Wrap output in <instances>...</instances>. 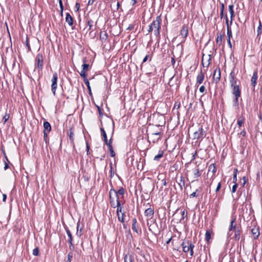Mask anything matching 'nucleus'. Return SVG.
Instances as JSON below:
<instances>
[{
	"label": "nucleus",
	"mask_w": 262,
	"mask_h": 262,
	"mask_svg": "<svg viewBox=\"0 0 262 262\" xmlns=\"http://www.w3.org/2000/svg\"><path fill=\"white\" fill-rule=\"evenodd\" d=\"M162 19L161 15L157 16L156 19L152 22L153 29H154V34L156 36L160 38V32L161 29V24Z\"/></svg>",
	"instance_id": "1"
},
{
	"label": "nucleus",
	"mask_w": 262,
	"mask_h": 262,
	"mask_svg": "<svg viewBox=\"0 0 262 262\" xmlns=\"http://www.w3.org/2000/svg\"><path fill=\"white\" fill-rule=\"evenodd\" d=\"M109 199L110 205L113 208H115L117 204V200H119V195H117L116 190L114 189H111L109 192Z\"/></svg>",
	"instance_id": "2"
},
{
	"label": "nucleus",
	"mask_w": 262,
	"mask_h": 262,
	"mask_svg": "<svg viewBox=\"0 0 262 262\" xmlns=\"http://www.w3.org/2000/svg\"><path fill=\"white\" fill-rule=\"evenodd\" d=\"M205 135L206 134L204 129L202 127H199L198 130L194 132L193 135V139L202 140Z\"/></svg>",
	"instance_id": "3"
},
{
	"label": "nucleus",
	"mask_w": 262,
	"mask_h": 262,
	"mask_svg": "<svg viewBox=\"0 0 262 262\" xmlns=\"http://www.w3.org/2000/svg\"><path fill=\"white\" fill-rule=\"evenodd\" d=\"M43 58L42 54H38L35 58V68L38 71H41L43 68Z\"/></svg>",
	"instance_id": "4"
},
{
	"label": "nucleus",
	"mask_w": 262,
	"mask_h": 262,
	"mask_svg": "<svg viewBox=\"0 0 262 262\" xmlns=\"http://www.w3.org/2000/svg\"><path fill=\"white\" fill-rule=\"evenodd\" d=\"M58 79V75L56 72H55L52 78V85H51V90L54 96L56 95V91L57 87V81Z\"/></svg>",
	"instance_id": "5"
},
{
	"label": "nucleus",
	"mask_w": 262,
	"mask_h": 262,
	"mask_svg": "<svg viewBox=\"0 0 262 262\" xmlns=\"http://www.w3.org/2000/svg\"><path fill=\"white\" fill-rule=\"evenodd\" d=\"M229 82L231 86V88H234L240 85L239 83L237 84V80L235 77V74L233 70H232L229 75Z\"/></svg>",
	"instance_id": "6"
},
{
	"label": "nucleus",
	"mask_w": 262,
	"mask_h": 262,
	"mask_svg": "<svg viewBox=\"0 0 262 262\" xmlns=\"http://www.w3.org/2000/svg\"><path fill=\"white\" fill-rule=\"evenodd\" d=\"M221 79V70L219 67L216 68L213 72V81L217 84Z\"/></svg>",
	"instance_id": "7"
},
{
	"label": "nucleus",
	"mask_w": 262,
	"mask_h": 262,
	"mask_svg": "<svg viewBox=\"0 0 262 262\" xmlns=\"http://www.w3.org/2000/svg\"><path fill=\"white\" fill-rule=\"evenodd\" d=\"M160 134V132H154L150 134L149 138L154 143L157 142L161 139V137L159 136Z\"/></svg>",
	"instance_id": "8"
},
{
	"label": "nucleus",
	"mask_w": 262,
	"mask_h": 262,
	"mask_svg": "<svg viewBox=\"0 0 262 262\" xmlns=\"http://www.w3.org/2000/svg\"><path fill=\"white\" fill-rule=\"evenodd\" d=\"M144 214L147 217V220H150L152 218L154 215V208H148L145 210Z\"/></svg>",
	"instance_id": "9"
},
{
	"label": "nucleus",
	"mask_w": 262,
	"mask_h": 262,
	"mask_svg": "<svg viewBox=\"0 0 262 262\" xmlns=\"http://www.w3.org/2000/svg\"><path fill=\"white\" fill-rule=\"evenodd\" d=\"M231 89V93L232 95L241 96V89L240 85L234 86Z\"/></svg>",
	"instance_id": "10"
},
{
	"label": "nucleus",
	"mask_w": 262,
	"mask_h": 262,
	"mask_svg": "<svg viewBox=\"0 0 262 262\" xmlns=\"http://www.w3.org/2000/svg\"><path fill=\"white\" fill-rule=\"evenodd\" d=\"M205 75L201 70L196 77V84H201L203 83L204 80Z\"/></svg>",
	"instance_id": "11"
},
{
	"label": "nucleus",
	"mask_w": 262,
	"mask_h": 262,
	"mask_svg": "<svg viewBox=\"0 0 262 262\" xmlns=\"http://www.w3.org/2000/svg\"><path fill=\"white\" fill-rule=\"evenodd\" d=\"M188 33V27L186 25H183L180 31V35H181L183 38H185L187 36Z\"/></svg>",
	"instance_id": "12"
},
{
	"label": "nucleus",
	"mask_w": 262,
	"mask_h": 262,
	"mask_svg": "<svg viewBox=\"0 0 262 262\" xmlns=\"http://www.w3.org/2000/svg\"><path fill=\"white\" fill-rule=\"evenodd\" d=\"M257 72L256 71H255L251 79V85L253 87V90H254L255 86L256 84V81L257 79Z\"/></svg>",
	"instance_id": "13"
},
{
	"label": "nucleus",
	"mask_w": 262,
	"mask_h": 262,
	"mask_svg": "<svg viewBox=\"0 0 262 262\" xmlns=\"http://www.w3.org/2000/svg\"><path fill=\"white\" fill-rule=\"evenodd\" d=\"M68 135L69 137V139L70 141V142L73 146H74V133L73 132V130L72 128H71L69 131L68 132Z\"/></svg>",
	"instance_id": "14"
},
{
	"label": "nucleus",
	"mask_w": 262,
	"mask_h": 262,
	"mask_svg": "<svg viewBox=\"0 0 262 262\" xmlns=\"http://www.w3.org/2000/svg\"><path fill=\"white\" fill-rule=\"evenodd\" d=\"M225 18H226V24L227 25V36L228 39H231V38L232 37V34L231 29L229 27V21H228V18L227 14L225 15Z\"/></svg>",
	"instance_id": "15"
},
{
	"label": "nucleus",
	"mask_w": 262,
	"mask_h": 262,
	"mask_svg": "<svg viewBox=\"0 0 262 262\" xmlns=\"http://www.w3.org/2000/svg\"><path fill=\"white\" fill-rule=\"evenodd\" d=\"M241 228L237 227L236 230H235L234 235L233 239L236 241H238L241 237Z\"/></svg>",
	"instance_id": "16"
},
{
	"label": "nucleus",
	"mask_w": 262,
	"mask_h": 262,
	"mask_svg": "<svg viewBox=\"0 0 262 262\" xmlns=\"http://www.w3.org/2000/svg\"><path fill=\"white\" fill-rule=\"evenodd\" d=\"M241 96H234L233 99V106L235 107L236 109H239V99Z\"/></svg>",
	"instance_id": "17"
},
{
	"label": "nucleus",
	"mask_w": 262,
	"mask_h": 262,
	"mask_svg": "<svg viewBox=\"0 0 262 262\" xmlns=\"http://www.w3.org/2000/svg\"><path fill=\"white\" fill-rule=\"evenodd\" d=\"M251 233L253 235V239H257L259 235V231L258 228H254L251 229Z\"/></svg>",
	"instance_id": "18"
},
{
	"label": "nucleus",
	"mask_w": 262,
	"mask_h": 262,
	"mask_svg": "<svg viewBox=\"0 0 262 262\" xmlns=\"http://www.w3.org/2000/svg\"><path fill=\"white\" fill-rule=\"evenodd\" d=\"M193 178L197 179L201 176V173L199 168V165L193 170Z\"/></svg>",
	"instance_id": "19"
},
{
	"label": "nucleus",
	"mask_w": 262,
	"mask_h": 262,
	"mask_svg": "<svg viewBox=\"0 0 262 262\" xmlns=\"http://www.w3.org/2000/svg\"><path fill=\"white\" fill-rule=\"evenodd\" d=\"M66 21L70 26L73 25V18L69 13H66Z\"/></svg>",
	"instance_id": "20"
},
{
	"label": "nucleus",
	"mask_w": 262,
	"mask_h": 262,
	"mask_svg": "<svg viewBox=\"0 0 262 262\" xmlns=\"http://www.w3.org/2000/svg\"><path fill=\"white\" fill-rule=\"evenodd\" d=\"M51 130V126L48 121L43 123V132L49 133Z\"/></svg>",
	"instance_id": "21"
},
{
	"label": "nucleus",
	"mask_w": 262,
	"mask_h": 262,
	"mask_svg": "<svg viewBox=\"0 0 262 262\" xmlns=\"http://www.w3.org/2000/svg\"><path fill=\"white\" fill-rule=\"evenodd\" d=\"M117 207V215H118V214H120L119 213L121 212V213H123L122 212V206H121V201L120 200H118V199H117V204L115 206V208Z\"/></svg>",
	"instance_id": "22"
},
{
	"label": "nucleus",
	"mask_w": 262,
	"mask_h": 262,
	"mask_svg": "<svg viewBox=\"0 0 262 262\" xmlns=\"http://www.w3.org/2000/svg\"><path fill=\"white\" fill-rule=\"evenodd\" d=\"M94 21L91 19H89L87 21L86 25H87V26L89 27V30L91 32H92L94 30H95V28L94 27Z\"/></svg>",
	"instance_id": "23"
},
{
	"label": "nucleus",
	"mask_w": 262,
	"mask_h": 262,
	"mask_svg": "<svg viewBox=\"0 0 262 262\" xmlns=\"http://www.w3.org/2000/svg\"><path fill=\"white\" fill-rule=\"evenodd\" d=\"M237 227H238L236 226V224L235 223V219L234 218L232 220V221L230 222V225L229 229L230 231H235L236 230Z\"/></svg>",
	"instance_id": "24"
},
{
	"label": "nucleus",
	"mask_w": 262,
	"mask_h": 262,
	"mask_svg": "<svg viewBox=\"0 0 262 262\" xmlns=\"http://www.w3.org/2000/svg\"><path fill=\"white\" fill-rule=\"evenodd\" d=\"M65 230L66 231L67 234L69 237V238L68 239V242L69 244L72 243L73 241V238L72 235V233L69 228L66 227H65Z\"/></svg>",
	"instance_id": "25"
},
{
	"label": "nucleus",
	"mask_w": 262,
	"mask_h": 262,
	"mask_svg": "<svg viewBox=\"0 0 262 262\" xmlns=\"http://www.w3.org/2000/svg\"><path fill=\"white\" fill-rule=\"evenodd\" d=\"M187 244H188V241L185 240L181 244L183 248V251L185 253H187L189 251V247Z\"/></svg>",
	"instance_id": "26"
},
{
	"label": "nucleus",
	"mask_w": 262,
	"mask_h": 262,
	"mask_svg": "<svg viewBox=\"0 0 262 262\" xmlns=\"http://www.w3.org/2000/svg\"><path fill=\"white\" fill-rule=\"evenodd\" d=\"M177 182L179 186H180V189L182 190L183 188V187H184L185 186V179L184 177L181 176L180 177V180H179V181Z\"/></svg>",
	"instance_id": "27"
},
{
	"label": "nucleus",
	"mask_w": 262,
	"mask_h": 262,
	"mask_svg": "<svg viewBox=\"0 0 262 262\" xmlns=\"http://www.w3.org/2000/svg\"><path fill=\"white\" fill-rule=\"evenodd\" d=\"M234 6L233 5H230L229 6V11L230 14V23H232L233 17H234V10H233Z\"/></svg>",
	"instance_id": "28"
},
{
	"label": "nucleus",
	"mask_w": 262,
	"mask_h": 262,
	"mask_svg": "<svg viewBox=\"0 0 262 262\" xmlns=\"http://www.w3.org/2000/svg\"><path fill=\"white\" fill-rule=\"evenodd\" d=\"M108 37L107 33L105 31H101L100 33V39L102 42L106 41Z\"/></svg>",
	"instance_id": "29"
},
{
	"label": "nucleus",
	"mask_w": 262,
	"mask_h": 262,
	"mask_svg": "<svg viewBox=\"0 0 262 262\" xmlns=\"http://www.w3.org/2000/svg\"><path fill=\"white\" fill-rule=\"evenodd\" d=\"M82 61H83V64L82 66V70L86 72V71H88L89 70V67L90 65L88 63H86V58H84L83 59Z\"/></svg>",
	"instance_id": "30"
},
{
	"label": "nucleus",
	"mask_w": 262,
	"mask_h": 262,
	"mask_svg": "<svg viewBox=\"0 0 262 262\" xmlns=\"http://www.w3.org/2000/svg\"><path fill=\"white\" fill-rule=\"evenodd\" d=\"M163 154H164V150H160L159 151L158 154L155 156L154 160L155 161H159L160 160V159L163 156Z\"/></svg>",
	"instance_id": "31"
},
{
	"label": "nucleus",
	"mask_w": 262,
	"mask_h": 262,
	"mask_svg": "<svg viewBox=\"0 0 262 262\" xmlns=\"http://www.w3.org/2000/svg\"><path fill=\"white\" fill-rule=\"evenodd\" d=\"M223 35L222 34L218 35L217 38L216 39V44L218 45L219 46H220L222 44V42L223 40Z\"/></svg>",
	"instance_id": "32"
},
{
	"label": "nucleus",
	"mask_w": 262,
	"mask_h": 262,
	"mask_svg": "<svg viewBox=\"0 0 262 262\" xmlns=\"http://www.w3.org/2000/svg\"><path fill=\"white\" fill-rule=\"evenodd\" d=\"M133 258L132 255L126 254L124 257V262H133Z\"/></svg>",
	"instance_id": "33"
},
{
	"label": "nucleus",
	"mask_w": 262,
	"mask_h": 262,
	"mask_svg": "<svg viewBox=\"0 0 262 262\" xmlns=\"http://www.w3.org/2000/svg\"><path fill=\"white\" fill-rule=\"evenodd\" d=\"M100 131H101V136L103 138L104 143H106L107 142V138L105 130H104V128H100Z\"/></svg>",
	"instance_id": "34"
},
{
	"label": "nucleus",
	"mask_w": 262,
	"mask_h": 262,
	"mask_svg": "<svg viewBox=\"0 0 262 262\" xmlns=\"http://www.w3.org/2000/svg\"><path fill=\"white\" fill-rule=\"evenodd\" d=\"M80 227V223L78 222L77 224V231H76V235L80 237L82 234V228H79Z\"/></svg>",
	"instance_id": "35"
},
{
	"label": "nucleus",
	"mask_w": 262,
	"mask_h": 262,
	"mask_svg": "<svg viewBox=\"0 0 262 262\" xmlns=\"http://www.w3.org/2000/svg\"><path fill=\"white\" fill-rule=\"evenodd\" d=\"M208 171H211L213 174L216 172V167L214 164H211L209 166Z\"/></svg>",
	"instance_id": "36"
},
{
	"label": "nucleus",
	"mask_w": 262,
	"mask_h": 262,
	"mask_svg": "<svg viewBox=\"0 0 262 262\" xmlns=\"http://www.w3.org/2000/svg\"><path fill=\"white\" fill-rule=\"evenodd\" d=\"M116 193L117 194V195H118L119 194L122 195V197L121 198V199H122V198H123V195L125 193V190L123 187H121L119 189L118 191H116Z\"/></svg>",
	"instance_id": "37"
},
{
	"label": "nucleus",
	"mask_w": 262,
	"mask_h": 262,
	"mask_svg": "<svg viewBox=\"0 0 262 262\" xmlns=\"http://www.w3.org/2000/svg\"><path fill=\"white\" fill-rule=\"evenodd\" d=\"M211 238V233L209 230H207L205 233V240L209 242Z\"/></svg>",
	"instance_id": "38"
},
{
	"label": "nucleus",
	"mask_w": 262,
	"mask_h": 262,
	"mask_svg": "<svg viewBox=\"0 0 262 262\" xmlns=\"http://www.w3.org/2000/svg\"><path fill=\"white\" fill-rule=\"evenodd\" d=\"M84 82L85 85H86L89 91L90 94H91V88L90 85V82L88 79H84Z\"/></svg>",
	"instance_id": "39"
},
{
	"label": "nucleus",
	"mask_w": 262,
	"mask_h": 262,
	"mask_svg": "<svg viewBox=\"0 0 262 262\" xmlns=\"http://www.w3.org/2000/svg\"><path fill=\"white\" fill-rule=\"evenodd\" d=\"M117 216H118V220L120 222H121V223H124V217L125 216L124 213H122L121 215H120V214H118Z\"/></svg>",
	"instance_id": "40"
},
{
	"label": "nucleus",
	"mask_w": 262,
	"mask_h": 262,
	"mask_svg": "<svg viewBox=\"0 0 262 262\" xmlns=\"http://www.w3.org/2000/svg\"><path fill=\"white\" fill-rule=\"evenodd\" d=\"M237 171H238L237 169H236V168L234 169L233 177V183H234V184L236 183Z\"/></svg>",
	"instance_id": "41"
},
{
	"label": "nucleus",
	"mask_w": 262,
	"mask_h": 262,
	"mask_svg": "<svg viewBox=\"0 0 262 262\" xmlns=\"http://www.w3.org/2000/svg\"><path fill=\"white\" fill-rule=\"evenodd\" d=\"M73 257V252H69V253L68 254L67 260L66 261V262H71Z\"/></svg>",
	"instance_id": "42"
},
{
	"label": "nucleus",
	"mask_w": 262,
	"mask_h": 262,
	"mask_svg": "<svg viewBox=\"0 0 262 262\" xmlns=\"http://www.w3.org/2000/svg\"><path fill=\"white\" fill-rule=\"evenodd\" d=\"M108 150L110 152V156L112 157H114L115 156V152L113 150V146H108Z\"/></svg>",
	"instance_id": "43"
},
{
	"label": "nucleus",
	"mask_w": 262,
	"mask_h": 262,
	"mask_svg": "<svg viewBox=\"0 0 262 262\" xmlns=\"http://www.w3.org/2000/svg\"><path fill=\"white\" fill-rule=\"evenodd\" d=\"M244 121H245V119L243 117H240L238 119L237 124H238L239 127H241L242 124L244 123Z\"/></svg>",
	"instance_id": "44"
},
{
	"label": "nucleus",
	"mask_w": 262,
	"mask_h": 262,
	"mask_svg": "<svg viewBox=\"0 0 262 262\" xmlns=\"http://www.w3.org/2000/svg\"><path fill=\"white\" fill-rule=\"evenodd\" d=\"M261 27H262V26H261V22L259 21V26L258 27L257 29V36H259L260 34H261V32H262Z\"/></svg>",
	"instance_id": "45"
},
{
	"label": "nucleus",
	"mask_w": 262,
	"mask_h": 262,
	"mask_svg": "<svg viewBox=\"0 0 262 262\" xmlns=\"http://www.w3.org/2000/svg\"><path fill=\"white\" fill-rule=\"evenodd\" d=\"M132 229L135 232H136L138 234H141V230L138 231L136 225L132 224Z\"/></svg>",
	"instance_id": "46"
},
{
	"label": "nucleus",
	"mask_w": 262,
	"mask_h": 262,
	"mask_svg": "<svg viewBox=\"0 0 262 262\" xmlns=\"http://www.w3.org/2000/svg\"><path fill=\"white\" fill-rule=\"evenodd\" d=\"M80 75L83 78V80L84 79H87L86 78V71H83L82 70L80 73Z\"/></svg>",
	"instance_id": "47"
},
{
	"label": "nucleus",
	"mask_w": 262,
	"mask_h": 262,
	"mask_svg": "<svg viewBox=\"0 0 262 262\" xmlns=\"http://www.w3.org/2000/svg\"><path fill=\"white\" fill-rule=\"evenodd\" d=\"M39 254V248L38 247L35 248L33 250V254L34 256H37Z\"/></svg>",
	"instance_id": "48"
},
{
	"label": "nucleus",
	"mask_w": 262,
	"mask_h": 262,
	"mask_svg": "<svg viewBox=\"0 0 262 262\" xmlns=\"http://www.w3.org/2000/svg\"><path fill=\"white\" fill-rule=\"evenodd\" d=\"M49 133L43 132V140L46 142V143H48V134Z\"/></svg>",
	"instance_id": "49"
},
{
	"label": "nucleus",
	"mask_w": 262,
	"mask_h": 262,
	"mask_svg": "<svg viewBox=\"0 0 262 262\" xmlns=\"http://www.w3.org/2000/svg\"><path fill=\"white\" fill-rule=\"evenodd\" d=\"M9 118V115L8 114L6 113L3 117L4 124L8 120Z\"/></svg>",
	"instance_id": "50"
},
{
	"label": "nucleus",
	"mask_w": 262,
	"mask_h": 262,
	"mask_svg": "<svg viewBox=\"0 0 262 262\" xmlns=\"http://www.w3.org/2000/svg\"><path fill=\"white\" fill-rule=\"evenodd\" d=\"M237 186H238V185L237 183H235L233 185V186L232 187V190H231L232 193H234L236 191Z\"/></svg>",
	"instance_id": "51"
},
{
	"label": "nucleus",
	"mask_w": 262,
	"mask_h": 262,
	"mask_svg": "<svg viewBox=\"0 0 262 262\" xmlns=\"http://www.w3.org/2000/svg\"><path fill=\"white\" fill-rule=\"evenodd\" d=\"M112 142H113V139L112 138H111V139L108 141L107 140L106 143H104L105 145H107L108 147L110 146H112Z\"/></svg>",
	"instance_id": "52"
},
{
	"label": "nucleus",
	"mask_w": 262,
	"mask_h": 262,
	"mask_svg": "<svg viewBox=\"0 0 262 262\" xmlns=\"http://www.w3.org/2000/svg\"><path fill=\"white\" fill-rule=\"evenodd\" d=\"M187 245L189 247V250H191V249L193 250V248L194 247V245L191 242H190L189 241H188V244H187Z\"/></svg>",
	"instance_id": "53"
},
{
	"label": "nucleus",
	"mask_w": 262,
	"mask_h": 262,
	"mask_svg": "<svg viewBox=\"0 0 262 262\" xmlns=\"http://www.w3.org/2000/svg\"><path fill=\"white\" fill-rule=\"evenodd\" d=\"M26 45L28 48V50L29 51H31V48H30V45H29V40H28V37H27L26 38Z\"/></svg>",
	"instance_id": "54"
},
{
	"label": "nucleus",
	"mask_w": 262,
	"mask_h": 262,
	"mask_svg": "<svg viewBox=\"0 0 262 262\" xmlns=\"http://www.w3.org/2000/svg\"><path fill=\"white\" fill-rule=\"evenodd\" d=\"M197 156V151L195 150L194 152L192 154V159L190 161V163L192 162L195 158Z\"/></svg>",
	"instance_id": "55"
},
{
	"label": "nucleus",
	"mask_w": 262,
	"mask_h": 262,
	"mask_svg": "<svg viewBox=\"0 0 262 262\" xmlns=\"http://www.w3.org/2000/svg\"><path fill=\"white\" fill-rule=\"evenodd\" d=\"M199 91L201 93H204L205 92H206L205 87L204 85H202L199 89Z\"/></svg>",
	"instance_id": "56"
},
{
	"label": "nucleus",
	"mask_w": 262,
	"mask_h": 262,
	"mask_svg": "<svg viewBox=\"0 0 262 262\" xmlns=\"http://www.w3.org/2000/svg\"><path fill=\"white\" fill-rule=\"evenodd\" d=\"M79 8H80V4L78 3H76L75 4V8H74L75 11L76 12L78 11L79 10Z\"/></svg>",
	"instance_id": "57"
},
{
	"label": "nucleus",
	"mask_w": 262,
	"mask_h": 262,
	"mask_svg": "<svg viewBox=\"0 0 262 262\" xmlns=\"http://www.w3.org/2000/svg\"><path fill=\"white\" fill-rule=\"evenodd\" d=\"M96 106H97L98 111L99 112V115L101 117H102L103 116V113H102V111L101 108L99 106H98V105H97Z\"/></svg>",
	"instance_id": "58"
},
{
	"label": "nucleus",
	"mask_w": 262,
	"mask_h": 262,
	"mask_svg": "<svg viewBox=\"0 0 262 262\" xmlns=\"http://www.w3.org/2000/svg\"><path fill=\"white\" fill-rule=\"evenodd\" d=\"M197 191H198V189H196L195 192H193V193H192L190 195V198H194V197L197 196L198 195V194H196V192Z\"/></svg>",
	"instance_id": "59"
},
{
	"label": "nucleus",
	"mask_w": 262,
	"mask_h": 262,
	"mask_svg": "<svg viewBox=\"0 0 262 262\" xmlns=\"http://www.w3.org/2000/svg\"><path fill=\"white\" fill-rule=\"evenodd\" d=\"M70 245H69V249L72 251H74L75 250V247H74V245L73 244V243H71V244H69Z\"/></svg>",
	"instance_id": "60"
},
{
	"label": "nucleus",
	"mask_w": 262,
	"mask_h": 262,
	"mask_svg": "<svg viewBox=\"0 0 262 262\" xmlns=\"http://www.w3.org/2000/svg\"><path fill=\"white\" fill-rule=\"evenodd\" d=\"M135 25L133 24H130L129 26L127 28L126 30L128 31L132 30L134 28Z\"/></svg>",
	"instance_id": "61"
},
{
	"label": "nucleus",
	"mask_w": 262,
	"mask_h": 262,
	"mask_svg": "<svg viewBox=\"0 0 262 262\" xmlns=\"http://www.w3.org/2000/svg\"><path fill=\"white\" fill-rule=\"evenodd\" d=\"M221 187V182H219L218 183L217 186V187L216 188V189H215V192H218L220 190Z\"/></svg>",
	"instance_id": "62"
},
{
	"label": "nucleus",
	"mask_w": 262,
	"mask_h": 262,
	"mask_svg": "<svg viewBox=\"0 0 262 262\" xmlns=\"http://www.w3.org/2000/svg\"><path fill=\"white\" fill-rule=\"evenodd\" d=\"M161 184H162V187H161L162 188L163 187V186H166V184H167V183H166V181L165 179H162L161 181Z\"/></svg>",
	"instance_id": "63"
},
{
	"label": "nucleus",
	"mask_w": 262,
	"mask_h": 262,
	"mask_svg": "<svg viewBox=\"0 0 262 262\" xmlns=\"http://www.w3.org/2000/svg\"><path fill=\"white\" fill-rule=\"evenodd\" d=\"M153 27H152V24H151L149 26H148V33H150L152 32V31L153 30Z\"/></svg>",
	"instance_id": "64"
}]
</instances>
